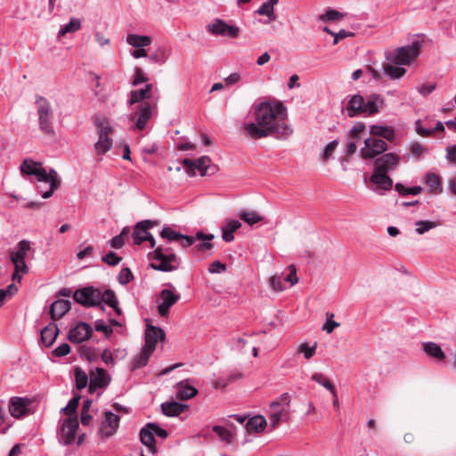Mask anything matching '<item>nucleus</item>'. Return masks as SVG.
<instances>
[{
	"instance_id": "30",
	"label": "nucleus",
	"mask_w": 456,
	"mask_h": 456,
	"mask_svg": "<svg viewBox=\"0 0 456 456\" xmlns=\"http://www.w3.org/2000/svg\"><path fill=\"white\" fill-rule=\"evenodd\" d=\"M384 74L390 79H398L403 77L406 73V69L401 67V64H394L391 62L384 63L382 65Z\"/></svg>"
},
{
	"instance_id": "54",
	"label": "nucleus",
	"mask_w": 456,
	"mask_h": 456,
	"mask_svg": "<svg viewBox=\"0 0 456 456\" xmlns=\"http://www.w3.org/2000/svg\"><path fill=\"white\" fill-rule=\"evenodd\" d=\"M410 151L412 156L419 159L424 153H427L428 150L419 142H412L410 144Z\"/></svg>"
},
{
	"instance_id": "33",
	"label": "nucleus",
	"mask_w": 456,
	"mask_h": 456,
	"mask_svg": "<svg viewBox=\"0 0 456 456\" xmlns=\"http://www.w3.org/2000/svg\"><path fill=\"white\" fill-rule=\"evenodd\" d=\"M266 427V420L261 415L254 416L248 419L246 423V429L248 433L256 432L260 433L265 430Z\"/></svg>"
},
{
	"instance_id": "52",
	"label": "nucleus",
	"mask_w": 456,
	"mask_h": 456,
	"mask_svg": "<svg viewBox=\"0 0 456 456\" xmlns=\"http://www.w3.org/2000/svg\"><path fill=\"white\" fill-rule=\"evenodd\" d=\"M283 274H275L270 279V285L275 291H282L286 289Z\"/></svg>"
},
{
	"instance_id": "43",
	"label": "nucleus",
	"mask_w": 456,
	"mask_h": 456,
	"mask_svg": "<svg viewBox=\"0 0 456 456\" xmlns=\"http://www.w3.org/2000/svg\"><path fill=\"white\" fill-rule=\"evenodd\" d=\"M92 403L93 402L91 399H86L83 403L80 416V420L83 426H88L91 423L93 416L90 414L89 411L92 406Z\"/></svg>"
},
{
	"instance_id": "49",
	"label": "nucleus",
	"mask_w": 456,
	"mask_h": 456,
	"mask_svg": "<svg viewBox=\"0 0 456 456\" xmlns=\"http://www.w3.org/2000/svg\"><path fill=\"white\" fill-rule=\"evenodd\" d=\"M102 301L110 307H116V305H118L116 294L111 289H106L103 293L101 292V303Z\"/></svg>"
},
{
	"instance_id": "14",
	"label": "nucleus",
	"mask_w": 456,
	"mask_h": 456,
	"mask_svg": "<svg viewBox=\"0 0 456 456\" xmlns=\"http://www.w3.org/2000/svg\"><path fill=\"white\" fill-rule=\"evenodd\" d=\"M154 224L155 223L151 220H143L137 223L132 234L134 243L135 245H140L143 241L148 240L151 243V247L154 248L156 245L155 239L151 233L148 232V230L152 228Z\"/></svg>"
},
{
	"instance_id": "20",
	"label": "nucleus",
	"mask_w": 456,
	"mask_h": 456,
	"mask_svg": "<svg viewBox=\"0 0 456 456\" xmlns=\"http://www.w3.org/2000/svg\"><path fill=\"white\" fill-rule=\"evenodd\" d=\"M371 189L379 194H383L386 191H389L393 186V180L387 175L373 169V173L370 177Z\"/></svg>"
},
{
	"instance_id": "23",
	"label": "nucleus",
	"mask_w": 456,
	"mask_h": 456,
	"mask_svg": "<svg viewBox=\"0 0 456 456\" xmlns=\"http://www.w3.org/2000/svg\"><path fill=\"white\" fill-rule=\"evenodd\" d=\"M145 344L143 346L151 351H155L156 345L159 339H164L165 333L162 329L155 327L150 323L146 324L145 330Z\"/></svg>"
},
{
	"instance_id": "44",
	"label": "nucleus",
	"mask_w": 456,
	"mask_h": 456,
	"mask_svg": "<svg viewBox=\"0 0 456 456\" xmlns=\"http://www.w3.org/2000/svg\"><path fill=\"white\" fill-rule=\"evenodd\" d=\"M343 14L337 10L327 9L322 15L319 16L318 20L324 22H331L339 20L343 18Z\"/></svg>"
},
{
	"instance_id": "62",
	"label": "nucleus",
	"mask_w": 456,
	"mask_h": 456,
	"mask_svg": "<svg viewBox=\"0 0 456 456\" xmlns=\"http://www.w3.org/2000/svg\"><path fill=\"white\" fill-rule=\"evenodd\" d=\"M225 270L226 265L218 260L213 261L208 268L210 273H222L225 272Z\"/></svg>"
},
{
	"instance_id": "46",
	"label": "nucleus",
	"mask_w": 456,
	"mask_h": 456,
	"mask_svg": "<svg viewBox=\"0 0 456 456\" xmlns=\"http://www.w3.org/2000/svg\"><path fill=\"white\" fill-rule=\"evenodd\" d=\"M169 54L167 51L163 48L159 47L155 53H151L149 56L150 61L155 63L159 64H164L168 60Z\"/></svg>"
},
{
	"instance_id": "17",
	"label": "nucleus",
	"mask_w": 456,
	"mask_h": 456,
	"mask_svg": "<svg viewBox=\"0 0 456 456\" xmlns=\"http://www.w3.org/2000/svg\"><path fill=\"white\" fill-rule=\"evenodd\" d=\"M120 417L111 411H105L102 421L99 435L102 438L112 436L119 427Z\"/></svg>"
},
{
	"instance_id": "3",
	"label": "nucleus",
	"mask_w": 456,
	"mask_h": 456,
	"mask_svg": "<svg viewBox=\"0 0 456 456\" xmlns=\"http://www.w3.org/2000/svg\"><path fill=\"white\" fill-rule=\"evenodd\" d=\"M385 101L379 94H370L366 97L356 94L351 95L346 105L348 117L373 116L379 113L384 107Z\"/></svg>"
},
{
	"instance_id": "57",
	"label": "nucleus",
	"mask_w": 456,
	"mask_h": 456,
	"mask_svg": "<svg viewBox=\"0 0 456 456\" xmlns=\"http://www.w3.org/2000/svg\"><path fill=\"white\" fill-rule=\"evenodd\" d=\"M327 321L324 323L322 330H325L327 333H331L337 327H338L340 324L335 321H333L334 314L333 313H327Z\"/></svg>"
},
{
	"instance_id": "18",
	"label": "nucleus",
	"mask_w": 456,
	"mask_h": 456,
	"mask_svg": "<svg viewBox=\"0 0 456 456\" xmlns=\"http://www.w3.org/2000/svg\"><path fill=\"white\" fill-rule=\"evenodd\" d=\"M110 380V376L104 369L95 368L90 371L88 390L93 394L97 388H105L109 386Z\"/></svg>"
},
{
	"instance_id": "19",
	"label": "nucleus",
	"mask_w": 456,
	"mask_h": 456,
	"mask_svg": "<svg viewBox=\"0 0 456 456\" xmlns=\"http://www.w3.org/2000/svg\"><path fill=\"white\" fill-rule=\"evenodd\" d=\"M78 427V421L76 417H69L64 420L61 428V441L63 444L69 445L75 441Z\"/></svg>"
},
{
	"instance_id": "12",
	"label": "nucleus",
	"mask_w": 456,
	"mask_h": 456,
	"mask_svg": "<svg viewBox=\"0 0 456 456\" xmlns=\"http://www.w3.org/2000/svg\"><path fill=\"white\" fill-rule=\"evenodd\" d=\"M387 149V142L383 139L370 136L364 138V147L361 149L360 153L364 159H374L384 153Z\"/></svg>"
},
{
	"instance_id": "47",
	"label": "nucleus",
	"mask_w": 456,
	"mask_h": 456,
	"mask_svg": "<svg viewBox=\"0 0 456 456\" xmlns=\"http://www.w3.org/2000/svg\"><path fill=\"white\" fill-rule=\"evenodd\" d=\"M317 344L314 343L313 346H309L308 343L304 342L298 345L297 352L303 354L306 360L311 359L316 353Z\"/></svg>"
},
{
	"instance_id": "41",
	"label": "nucleus",
	"mask_w": 456,
	"mask_h": 456,
	"mask_svg": "<svg viewBox=\"0 0 456 456\" xmlns=\"http://www.w3.org/2000/svg\"><path fill=\"white\" fill-rule=\"evenodd\" d=\"M73 370L77 388L81 390L86 387L88 385V375L86 372L78 366L74 367Z\"/></svg>"
},
{
	"instance_id": "25",
	"label": "nucleus",
	"mask_w": 456,
	"mask_h": 456,
	"mask_svg": "<svg viewBox=\"0 0 456 456\" xmlns=\"http://www.w3.org/2000/svg\"><path fill=\"white\" fill-rule=\"evenodd\" d=\"M222 421L229 428L216 425L212 428V429L222 441L226 442L227 444H232L235 436V427L229 421L228 419H223Z\"/></svg>"
},
{
	"instance_id": "40",
	"label": "nucleus",
	"mask_w": 456,
	"mask_h": 456,
	"mask_svg": "<svg viewBox=\"0 0 456 456\" xmlns=\"http://www.w3.org/2000/svg\"><path fill=\"white\" fill-rule=\"evenodd\" d=\"M425 183L428 186L429 191L435 194L442 192V181L439 175L433 173L427 174L425 176Z\"/></svg>"
},
{
	"instance_id": "58",
	"label": "nucleus",
	"mask_w": 456,
	"mask_h": 456,
	"mask_svg": "<svg viewBox=\"0 0 456 456\" xmlns=\"http://www.w3.org/2000/svg\"><path fill=\"white\" fill-rule=\"evenodd\" d=\"M102 262L108 264L110 266H116L118 265L122 258L118 256L115 252L110 251L102 258Z\"/></svg>"
},
{
	"instance_id": "1",
	"label": "nucleus",
	"mask_w": 456,
	"mask_h": 456,
	"mask_svg": "<svg viewBox=\"0 0 456 456\" xmlns=\"http://www.w3.org/2000/svg\"><path fill=\"white\" fill-rule=\"evenodd\" d=\"M254 121L243 125L248 137L260 139L274 136L279 140L287 139L293 133L288 124L286 109L281 102H262L253 107Z\"/></svg>"
},
{
	"instance_id": "21",
	"label": "nucleus",
	"mask_w": 456,
	"mask_h": 456,
	"mask_svg": "<svg viewBox=\"0 0 456 456\" xmlns=\"http://www.w3.org/2000/svg\"><path fill=\"white\" fill-rule=\"evenodd\" d=\"M92 333V327L86 322H80L69 330L68 338L73 343H82L87 340Z\"/></svg>"
},
{
	"instance_id": "51",
	"label": "nucleus",
	"mask_w": 456,
	"mask_h": 456,
	"mask_svg": "<svg viewBox=\"0 0 456 456\" xmlns=\"http://www.w3.org/2000/svg\"><path fill=\"white\" fill-rule=\"evenodd\" d=\"M395 191L398 193H400L401 195H408V194L418 195L422 191V188L420 186H413V187L406 188L402 183H399L395 184Z\"/></svg>"
},
{
	"instance_id": "28",
	"label": "nucleus",
	"mask_w": 456,
	"mask_h": 456,
	"mask_svg": "<svg viewBox=\"0 0 456 456\" xmlns=\"http://www.w3.org/2000/svg\"><path fill=\"white\" fill-rule=\"evenodd\" d=\"M59 333V329L56 324L54 323H49L46 327H45L41 330V340L42 343L49 347L51 346L53 342L55 341L57 336Z\"/></svg>"
},
{
	"instance_id": "22",
	"label": "nucleus",
	"mask_w": 456,
	"mask_h": 456,
	"mask_svg": "<svg viewBox=\"0 0 456 456\" xmlns=\"http://www.w3.org/2000/svg\"><path fill=\"white\" fill-rule=\"evenodd\" d=\"M29 400L23 397L13 396L10 400L9 412L14 418H21L28 414Z\"/></svg>"
},
{
	"instance_id": "29",
	"label": "nucleus",
	"mask_w": 456,
	"mask_h": 456,
	"mask_svg": "<svg viewBox=\"0 0 456 456\" xmlns=\"http://www.w3.org/2000/svg\"><path fill=\"white\" fill-rule=\"evenodd\" d=\"M153 107L154 106L149 102H146L142 106L134 124V127L136 129L142 130L145 128L147 122L151 118Z\"/></svg>"
},
{
	"instance_id": "35",
	"label": "nucleus",
	"mask_w": 456,
	"mask_h": 456,
	"mask_svg": "<svg viewBox=\"0 0 456 456\" xmlns=\"http://www.w3.org/2000/svg\"><path fill=\"white\" fill-rule=\"evenodd\" d=\"M198 394V389L182 381L177 387L176 398L180 400H188Z\"/></svg>"
},
{
	"instance_id": "38",
	"label": "nucleus",
	"mask_w": 456,
	"mask_h": 456,
	"mask_svg": "<svg viewBox=\"0 0 456 456\" xmlns=\"http://www.w3.org/2000/svg\"><path fill=\"white\" fill-rule=\"evenodd\" d=\"M423 350L429 357L435 358L437 361H442L445 358V354L436 343H424Z\"/></svg>"
},
{
	"instance_id": "39",
	"label": "nucleus",
	"mask_w": 456,
	"mask_h": 456,
	"mask_svg": "<svg viewBox=\"0 0 456 456\" xmlns=\"http://www.w3.org/2000/svg\"><path fill=\"white\" fill-rule=\"evenodd\" d=\"M81 28V20L77 18H70L69 23L61 25L58 31V38L64 37L69 33H74Z\"/></svg>"
},
{
	"instance_id": "61",
	"label": "nucleus",
	"mask_w": 456,
	"mask_h": 456,
	"mask_svg": "<svg viewBox=\"0 0 456 456\" xmlns=\"http://www.w3.org/2000/svg\"><path fill=\"white\" fill-rule=\"evenodd\" d=\"M241 226V224L240 221L235 219H228L225 220L224 223L222 228L225 229L226 231L234 233Z\"/></svg>"
},
{
	"instance_id": "45",
	"label": "nucleus",
	"mask_w": 456,
	"mask_h": 456,
	"mask_svg": "<svg viewBox=\"0 0 456 456\" xmlns=\"http://www.w3.org/2000/svg\"><path fill=\"white\" fill-rule=\"evenodd\" d=\"M314 381L320 384L330 393H334L335 386L331 383V381L322 373H314L311 378Z\"/></svg>"
},
{
	"instance_id": "9",
	"label": "nucleus",
	"mask_w": 456,
	"mask_h": 456,
	"mask_svg": "<svg viewBox=\"0 0 456 456\" xmlns=\"http://www.w3.org/2000/svg\"><path fill=\"white\" fill-rule=\"evenodd\" d=\"M206 30L214 37L237 38L240 35V28L227 21L216 18L206 26Z\"/></svg>"
},
{
	"instance_id": "42",
	"label": "nucleus",
	"mask_w": 456,
	"mask_h": 456,
	"mask_svg": "<svg viewBox=\"0 0 456 456\" xmlns=\"http://www.w3.org/2000/svg\"><path fill=\"white\" fill-rule=\"evenodd\" d=\"M240 218L248 225H254L255 224L263 220V216L256 211H240L239 213Z\"/></svg>"
},
{
	"instance_id": "7",
	"label": "nucleus",
	"mask_w": 456,
	"mask_h": 456,
	"mask_svg": "<svg viewBox=\"0 0 456 456\" xmlns=\"http://www.w3.org/2000/svg\"><path fill=\"white\" fill-rule=\"evenodd\" d=\"M290 396L288 393H284L270 404V422L274 428L280 422L287 421L289 419Z\"/></svg>"
},
{
	"instance_id": "34",
	"label": "nucleus",
	"mask_w": 456,
	"mask_h": 456,
	"mask_svg": "<svg viewBox=\"0 0 456 456\" xmlns=\"http://www.w3.org/2000/svg\"><path fill=\"white\" fill-rule=\"evenodd\" d=\"M126 43L134 47V48H142L149 46L151 44V37L149 36H142L137 34H128L126 39Z\"/></svg>"
},
{
	"instance_id": "16",
	"label": "nucleus",
	"mask_w": 456,
	"mask_h": 456,
	"mask_svg": "<svg viewBox=\"0 0 456 456\" xmlns=\"http://www.w3.org/2000/svg\"><path fill=\"white\" fill-rule=\"evenodd\" d=\"M401 161L400 156L395 153H384L381 157L376 158L373 162V169L387 174L395 170Z\"/></svg>"
},
{
	"instance_id": "53",
	"label": "nucleus",
	"mask_w": 456,
	"mask_h": 456,
	"mask_svg": "<svg viewBox=\"0 0 456 456\" xmlns=\"http://www.w3.org/2000/svg\"><path fill=\"white\" fill-rule=\"evenodd\" d=\"M80 401V395H74L68 403V404L61 409L62 412L67 415L74 414L77 409Z\"/></svg>"
},
{
	"instance_id": "6",
	"label": "nucleus",
	"mask_w": 456,
	"mask_h": 456,
	"mask_svg": "<svg viewBox=\"0 0 456 456\" xmlns=\"http://www.w3.org/2000/svg\"><path fill=\"white\" fill-rule=\"evenodd\" d=\"M30 249V241L21 240L10 253L11 261L14 265V273L12 274V280L14 281L20 282L22 274H26L28 272L25 258Z\"/></svg>"
},
{
	"instance_id": "4",
	"label": "nucleus",
	"mask_w": 456,
	"mask_h": 456,
	"mask_svg": "<svg viewBox=\"0 0 456 456\" xmlns=\"http://www.w3.org/2000/svg\"><path fill=\"white\" fill-rule=\"evenodd\" d=\"M423 46V40L414 38L409 45L386 51V60L394 64L411 65L417 60Z\"/></svg>"
},
{
	"instance_id": "5",
	"label": "nucleus",
	"mask_w": 456,
	"mask_h": 456,
	"mask_svg": "<svg viewBox=\"0 0 456 456\" xmlns=\"http://www.w3.org/2000/svg\"><path fill=\"white\" fill-rule=\"evenodd\" d=\"M151 263L150 266L157 271L168 273L175 271L180 266V258L167 246H159L149 254Z\"/></svg>"
},
{
	"instance_id": "36",
	"label": "nucleus",
	"mask_w": 456,
	"mask_h": 456,
	"mask_svg": "<svg viewBox=\"0 0 456 456\" xmlns=\"http://www.w3.org/2000/svg\"><path fill=\"white\" fill-rule=\"evenodd\" d=\"M214 239L213 234H205L202 232H198L194 236L183 235L180 238L181 246L183 248H189L193 245L197 240H212Z\"/></svg>"
},
{
	"instance_id": "64",
	"label": "nucleus",
	"mask_w": 456,
	"mask_h": 456,
	"mask_svg": "<svg viewBox=\"0 0 456 456\" xmlns=\"http://www.w3.org/2000/svg\"><path fill=\"white\" fill-rule=\"evenodd\" d=\"M70 353V346L67 343H63L58 346L53 352V354L57 357H62Z\"/></svg>"
},
{
	"instance_id": "56",
	"label": "nucleus",
	"mask_w": 456,
	"mask_h": 456,
	"mask_svg": "<svg viewBox=\"0 0 456 456\" xmlns=\"http://www.w3.org/2000/svg\"><path fill=\"white\" fill-rule=\"evenodd\" d=\"M160 235L164 239H167L168 240H178L181 237H183V234L180 232H177L171 229L170 227L165 226L162 231L160 232Z\"/></svg>"
},
{
	"instance_id": "32",
	"label": "nucleus",
	"mask_w": 456,
	"mask_h": 456,
	"mask_svg": "<svg viewBox=\"0 0 456 456\" xmlns=\"http://www.w3.org/2000/svg\"><path fill=\"white\" fill-rule=\"evenodd\" d=\"M186 405L177 402H166L161 404L162 412L168 417H175L184 411Z\"/></svg>"
},
{
	"instance_id": "13",
	"label": "nucleus",
	"mask_w": 456,
	"mask_h": 456,
	"mask_svg": "<svg viewBox=\"0 0 456 456\" xmlns=\"http://www.w3.org/2000/svg\"><path fill=\"white\" fill-rule=\"evenodd\" d=\"M170 289H164L159 292L160 304L158 305V313L165 317L168 314L170 308L176 304L181 296L177 293L172 284L168 285Z\"/></svg>"
},
{
	"instance_id": "11",
	"label": "nucleus",
	"mask_w": 456,
	"mask_h": 456,
	"mask_svg": "<svg viewBox=\"0 0 456 456\" xmlns=\"http://www.w3.org/2000/svg\"><path fill=\"white\" fill-rule=\"evenodd\" d=\"M74 300L85 306L101 305V290L94 287H85L77 289L73 294Z\"/></svg>"
},
{
	"instance_id": "8",
	"label": "nucleus",
	"mask_w": 456,
	"mask_h": 456,
	"mask_svg": "<svg viewBox=\"0 0 456 456\" xmlns=\"http://www.w3.org/2000/svg\"><path fill=\"white\" fill-rule=\"evenodd\" d=\"M36 105L40 129L45 134H53L54 133L53 126V111L50 102L45 97L37 95Z\"/></svg>"
},
{
	"instance_id": "10",
	"label": "nucleus",
	"mask_w": 456,
	"mask_h": 456,
	"mask_svg": "<svg viewBox=\"0 0 456 456\" xmlns=\"http://www.w3.org/2000/svg\"><path fill=\"white\" fill-rule=\"evenodd\" d=\"M99 139L94 144V149L98 155H103L108 152L113 144L110 135L113 133V127L106 120L97 124Z\"/></svg>"
},
{
	"instance_id": "15",
	"label": "nucleus",
	"mask_w": 456,
	"mask_h": 456,
	"mask_svg": "<svg viewBox=\"0 0 456 456\" xmlns=\"http://www.w3.org/2000/svg\"><path fill=\"white\" fill-rule=\"evenodd\" d=\"M211 159L208 156H202L195 160L184 159L182 162L188 175L194 176L198 172L201 176L207 175Z\"/></svg>"
},
{
	"instance_id": "59",
	"label": "nucleus",
	"mask_w": 456,
	"mask_h": 456,
	"mask_svg": "<svg viewBox=\"0 0 456 456\" xmlns=\"http://www.w3.org/2000/svg\"><path fill=\"white\" fill-rule=\"evenodd\" d=\"M94 329L95 330L97 331H101V332H103L105 334L106 337H110L112 332H113V330L112 328L110 327V325H108L104 321L102 320H97L95 322H94Z\"/></svg>"
},
{
	"instance_id": "2",
	"label": "nucleus",
	"mask_w": 456,
	"mask_h": 456,
	"mask_svg": "<svg viewBox=\"0 0 456 456\" xmlns=\"http://www.w3.org/2000/svg\"><path fill=\"white\" fill-rule=\"evenodd\" d=\"M20 171L24 175L36 176L38 183L37 190L44 199L50 198L60 185L57 172L53 168L47 172L40 162L26 159L20 165Z\"/></svg>"
},
{
	"instance_id": "48",
	"label": "nucleus",
	"mask_w": 456,
	"mask_h": 456,
	"mask_svg": "<svg viewBox=\"0 0 456 456\" xmlns=\"http://www.w3.org/2000/svg\"><path fill=\"white\" fill-rule=\"evenodd\" d=\"M416 232L418 234H424L425 232L430 231L431 229L436 228L438 225L437 222L428 221V220H420L416 222Z\"/></svg>"
},
{
	"instance_id": "27",
	"label": "nucleus",
	"mask_w": 456,
	"mask_h": 456,
	"mask_svg": "<svg viewBox=\"0 0 456 456\" xmlns=\"http://www.w3.org/2000/svg\"><path fill=\"white\" fill-rule=\"evenodd\" d=\"M278 3L279 0H267L258 7L256 12L259 15L268 17V23L275 21L277 20V15L274 12V7Z\"/></svg>"
},
{
	"instance_id": "31",
	"label": "nucleus",
	"mask_w": 456,
	"mask_h": 456,
	"mask_svg": "<svg viewBox=\"0 0 456 456\" xmlns=\"http://www.w3.org/2000/svg\"><path fill=\"white\" fill-rule=\"evenodd\" d=\"M151 90H152V85L148 84L142 89L131 91L130 97L127 100V104L133 105V104L140 102L145 99L151 98Z\"/></svg>"
},
{
	"instance_id": "50",
	"label": "nucleus",
	"mask_w": 456,
	"mask_h": 456,
	"mask_svg": "<svg viewBox=\"0 0 456 456\" xmlns=\"http://www.w3.org/2000/svg\"><path fill=\"white\" fill-rule=\"evenodd\" d=\"M365 134V125L362 122H357L353 126L350 130V138L359 141Z\"/></svg>"
},
{
	"instance_id": "26",
	"label": "nucleus",
	"mask_w": 456,
	"mask_h": 456,
	"mask_svg": "<svg viewBox=\"0 0 456 456\" xmlns=\"http://www.w3.org/2000/svg\"><path fill=\"white\" fill-rule=\"evenodd\" d=\"M71 307V303L69 300L66 299H58L55 300L50 308V315L53 321L59 320L62 318Z\"/></svg>"
},
{
	"instance_id": "55",
	"label": "nucleus",
	"mask_w": 456,
	"mask_h": 456,
	"mask_svg": "<svg viewBox=\"0 0 456 456\" xmlns=\"http://www.w3.org/2000/svg\"><path fill=\"white\" fill-rule=\"evenodd\" d=\"M134 279V275L130 268L123 267L119 272L118 281L122 285H126Z\"/></svg>"
},
{
	"instance_id": "63",
	"label": "nucleus",
	"mask_w": 456,
	"mask_h": 456,
	"mask_svg": "<svg viewBox=\"0 0 456 456\" xmlns=\"http://www.w3.org/2000/svg\"><path fill=\"white\" fill-rule=\"evenodd\" d=\"M338 140H333L332 142H330L324 149L323 151V153H322V159L323 160H327L332 154L333 152L335 151L336 148L338 147Z\"/></svg>"
},
{
	"instance_id": "60",
	"label": "nucleus",
	"mask_w": 456,
	"mask_h": 456,
	"mask_svg": "<svg viewBox=\"0 0 456 456\" xmlns=\"http://www.w3.org/2000/svg\"><path fill=\"white\" fill-rule=\"evenodd\" d=\"M289 273L287 274L286 276L283 275V278H284L283 280H284L285 284L287 282H289L290 284V286H293L298 282V278L297 276V269H296L295 265H290L289 266Z\"/></svg>"
},
{
	"instance_id": "37",
	"label": "nucleus",
	"mask_w": 456,
	"mask_h": 456,
	"mask_svg": "<svg viewBox=\"0 0 456 456\" xmlns=\"http://www.w3.org/2000/svg\"><path fill=\"white\" fill-rule=\"evenodd\" d=\"M153 351L142 346L141 352L133 358L132 369L136 370L145 366L148 363L150 356Z\"/></svg>"
},
{
	"instance_id": "24",
	"label": "nucleus",
	"mask_w": 456,
	"mask_h": 456,
	"mask_svg": "<svg viewBox=\"0 0 456 456\" xmlns=\"http://www.w3.org/2000/svg\"><path fill=\"white\" fill-rule=\"evenodd\" d=\"M151 427L153 423H147L140 431V440L147 447V452L151 454L157 452L155 435Z\"/></svg>"
}]
</instances>
